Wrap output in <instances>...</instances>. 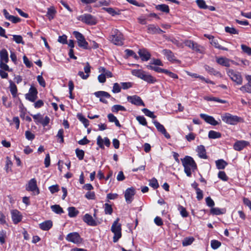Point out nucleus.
Masks as SVG:
<instances>
[{"label":"nucleus","instance_id":"obj_1","mask_svg":"<svg viewBox=\"0 0 251 251\" xmlns=\"http://www.w3.org/2000/svg\"><path fill=\"white\" fill-rule=\"evenodd\" d=\"M181 162L184 168V172L188 176H191L192 172L197 169V165L193 158L190 156H186L181 159Z\"/></svg>","mask_w":251,"mask_h":251},{"label":"nucleus","instance_id":"obj_2","mask_svg":"<svg viewBox=\"0 0 251 251\" xmlns=\"http://www.w3.org/2000/svg\"><path fill=\"white\" fill-rule=\"evenodd\" d=\"M109 40L114 44L122 46L124 44V38L122 33L117 29H113Z\"/></svg>","mask_w":251,"mask_h":251},{"label":"nucleus","instance_id":"obj_3","mask_svg":"<svg viewBox=\"0 0 251 251\" xmlns=\"http://www.w3.org/2000/svg\"><path fill=\"white\" fill-rule=\"evenodd\" d=\"M119 221L120 219L117 218L113 222L111 228V231L114 234L113 237V242L114 243L117 242L122 236L121 224L119 223Z\"/></svg>","mask_w":251,"mask_h":251},{"label":"nucleus","instance_id":"obj_4","mask_svg":"<svg viewBox=\"0 0 251 251\" xmlns=\"http://www.w3.org/2000/svg\"><path fill=\"white\" fill-rule=\"evenodd\" d=\"M222 120L227 124L234 125L240 122L242 119L236 115L226 113L222 115Z\"/></svg>","mask_w":251,"mask_h":251},{"label":"nucleus","instance_id":"obj_5","mask_svg":"<svg viewBox=\"0 0 251 251\" xmlns=\"http://www.w3.org/2000/svg\"><path fill=\"white\" fill-rule=\"evenodd\" d=\"M73 35L77 40L78 45L79 47L86 50H90L91 47H89L88 42L86 41L84 36L80 32L75 31Z\"/></svg>","mask_w":251,"mask_h":251},{"label":"nucleus","instance_id":"obj_6","mask_svg":"<svg viewBox=\"0 0 251 251\" xmlns=\"http://www.w3.org/2000/svg\"><path fill=\"white\" fill-rule=\"evenodd\" d=\"M227 74L232 80L235 82L237 85L242 84L243 78L239 72L234 71L231 69H228L227 70Z\"/></svg>","mask_w":251,"mask_h":251},{"label":"nucleus","instance_id":"obj_7","mask_svg":"<svg viewBox=\"0 0 251 251\" xmlns=\"http://www.w3.org/2000/svg\"><path fill=\"white\" fill-rule=\"evenodd\" d=\"M77 20L89 25H94L97 23L95 17L89 14L80 15L77 17Z\"/></svg>","mask_w":251,"mask_h":251},{"label":"nucleus","instance_id":"obj_8","mask_svg":"<svg viewBox=\"0 0 251 251\" xmlns=\"http://www.w3.org/2000/svg\"><path fill=\"white\" fill-rule=\"evenodd\" d=\"M68 241L74 244H79L82 242V239L77 232H72L68 234L66 237Z\"/></svg>","mask_w":251,"mask_h":251},{"label":"nucleus","instance_id":"obj_9","mask_svg":"<svg viewBox=\"0 0 251 251\" xmlns=\"http://www.w3.org/2000/svg\"><path fill=\"white\" fill-rule=\"evenodd\" d=\"M37 90L33 87L31 86L28 93L25 95V99L31 102H34L37 98Z\"/></svg>","mask_w":251,"mask_h":251},{"label":"nucleus","instance_id":"obj_10","mask_svg":"<svg viewBox=\"0 0 251 251\" xmlns=\"http://www.w3.org/2000/svg\"><path fill=\"white\" fill-rule=\"evenodd\" d=\"M94 95L96 97L100 98V101L104 103H107V101L105 98L109 99L111 97L108 93L102 91L96 92Z\"/></svg>","mask_w":251,"mask_h":251},{"label":"nucleus","instance_id":"obj_11","mask_svg":"<svg viewBox=\"0 0 251 251\" xmlns=\"http://www.w3.org/2000/svg\"><path fill=\"white\" fill-rule=\"evenodd\" d=\"M147 32L148 33L152 34H160L164 31L161 29L158 26L150 24L147 26Z\"/></svg>","mask_w":251,"mask_h":251},{"label":"nucleus","instance_id":"obj_12","mask_svg":"<svg viewBox=\"0 0 251 251\" xmlns=\"http://www.w3.org/2000/svg\"><path fill=\"white\" fill-rule=\"evenodd\" d=\"M127 99L129 102L134 105L145 106L144 102L140 97L138 96H128Z\"/></svg>","mask_w":251,"mask_h":251},{"label":"nucleus","instance_id":"obj_13","mask_svg":"<svg viewBox=\"0 0 251 251\" xmlns=\"http://www.w3.org/2000/svg\"><path fill=\"white\" fill-rule=\"evenodd\" d=\"M26 190L35 193L37 195L39 193V190L37 186L36 180L35 178H32L29 181Z\"/></svg>","mask_w":251,"mask_h":251},{"label":"nucleus","instance_id":"obj_14","mask_svg":"<svg viewBox=\"0 0 251 251\" xmlns=\"http://www.w3.org/2000/svg\"><path fill=\"white\" fill-rule=\"evenodd\" d=\"M153 124L157 128V130L159 132H160L162 134L164 135V136L167 139L170 138V135L167 132L166 129L165 128L164 126L160 124L158 122L156 121H154L153 122Z\"/></svg>","mask_w":251,"mask_h":251},{"label":"nucleus","instance_id":"obj_15","mask_svg":"<svg viewBox=\"0 0 251 251\" xmlns=\"http://www.w3.org/2000/svg\"><path fill=\"white\" fill-rule=\"evenodd\" d=\"M134 195L135 190L133 188H129L126 190L125 197L127 203H130L132 202Z\"/></svg>","mask_w":251,"mask_h":251},{"label":"nucleus","instance_id":"obj_16","mask_svg":"<svg viewBox=\"0 0 251 251\" xmlns=\"http://www.w3.org/2000/svg\"><path fill=\"white\" fill-rule=\"evenodd\" d=\"M200 116L201 119L205 121V122L212 126H216L219 124L212 116H209L205 114H201Z\"/></svg>","mask_w":251,"mask_h":251},{"label":"nucleus","instance_id":"obj_17","mask_svg":"<svg viewBox=\"0 0 251 251\" xmlns=\"http://www.w3.org/2000/svg\"><path fill=\"white\" fill-rule=\"evenodd\" d=\"M11 214L12 221L14 224H17L22 220V216L17 210H11Z\"/></svg>","mask_w":251,"mask_h":251},{"label":"nucleus","instance_id":"obj_18","mask_svg":"<svg viewBox=\"0 0 251 251\" xmlns=\"http://www.w3.org/2000/svg\"><path fill=\"white\" fill-rule=\"evenodd\" d=\"M249 145V143L247 141L244 140L237 141L234 143L233 148L236 151H240Z\"/></svg>","mask_w":251,"mask_h":251},{"label":"nucleus","instance_id":"obj_19","mask_svg":"<svg viewBox=\"0 0 251 251\" xmlns=\"http://www.w3.org/2000/svg\"><path fill=\"white\" fill-rule=\"evenodd\" d=\"M248 83L245 85L240 87V90L243 93H251V75L246 76Z\"/></svg>","mask_w":251,"mask_h":251},{"label":"nucleus","instance_id":"obj_20","mask_svg":"<svg viewBox=\"0 0 251 251\" xmlns=\"http://www.w3.org/2000/svg\"><path fill=\"white\" fill-rule=\"evenodd\" d=\"M141 60L143 61L149 60L151 56L150 52L146 49H140L138 52Z\"/></svg>","mask_w":251,"mask_h":251},{"label":"nucleus","instance_id":"obj_21","mask_svg":"<svg viewBox=\"0 0 251 251\" xmlns=\"http://www.w3.org/2000/svg\"><path fill=\"white\" fill-rule=\"evenodd\" d=\"M97 144L101 149H104L103 143L106 146L109 147L110 145L109 139L107 137H105L103 139H102L100 136L97 137Z\"/></svg>","mask_w":251,"mask_h":251},{"label":"nucleus","instance_id":"obj_22","mask_svg":"<svg viewBox=\"0 0 251 251\" xmlns=\"http://www.w3.org/2000/svg\"><path fill=\"white\" fill-rule=\"evenodd\" d=\"M84 222L91 226H96L98 225V222L95 221L92 216L89 214H86L83 218Z\"/></svg>","mask_w":251,"mask_h":251},{"label":"nucleus","instance_id":"obj_23","mask_svg":"<svg viewBox=\"0 0 251 251\" xmlns=\"http://www.w3.org/2000/svg\"><path fill=\"white\" fill-rule=\"evenodd\" d=\"M141 79L144 80L145 81L149 83L153 84L157 81L156 79L150 75L149 73L145 71Z\"/></svg>","mask_w":251,"mask_h":251},{"label":"nucleus","instance_id":"obj_24","mask_svg":"<svg viewBox=\"0 0 251 251\" xmlns=\"http://www.w3.org/2000/svg\"><path fill=\"white\" fill-rule=\"evenodd\" d=\"M141 79L144 80L145 81L149 83L153 84L157 81L156 79L150 75L149 73L145 71Z\"/></svg>","mask_w":251,"mask_h":251},{"label":"nucleus","instance_id":"obj_25","mask_svg":"<svg viewBox=\"0 0 251 251\" xmlns=\"http://www.w3.org/2000/svg\"><path fill=\"white\" fill-rule=\"evenodd\" d=\"M190 49L200 53H203L204 51V48L202 46L198 44L194 41H193L192 44H191Z\"/></svg>","mask_w":251,"mask_h":251},{"label":"nucleus","instance_id":"obj_26","mask_svg":"<svg viewBox=\"0 0 251 251\" xmlns=\"http://www.w3.org/2000/svg\"><path fill=\"white\" fill-rule=\"evenodd\" d=\"M9 61L7 51L3 49L0 51V62L7 63Z\"/></svg>","mask_w":251,"mask_h":251},{"label":"nucleus","instance_id":"obj_27","mask_svg":"<svg viewBox=\"0 0 251 251\" xmlns=\"http://www.w3.org/2000/svg\"><path fill=\"white\" fill-rule=\"evenodd\" d=\"M197 151L200 157L204 159L207 158L206 151L203 146L200 145L198 146Z\"/></svg>","mask_w":251,"mask_h":251},{"label":"nucleus","instance_id":"obj_28","mask_svg":"<svg viewBox=\"0 0 251 251\" xmlns=\"http://www.w3.org/2000/svg\"><path fill=\"white\" fill-rule=\"evenodd\" d=\"M52 226V223L51 221L48 220L41 223L39 226L41 229L44 230H48Z\"/></svg>","mask_w":251,"mask_h":251},{"label":"nucleus","instance_id":"obj_29","mask_svg":"<svg viewBox=\"0 0 251 251\" xmlns=\"http://www.w3.org/2000/svg\"><path fill=\"white\" fill-rule=\"evenodd\" d=\"M9 89L10 91L13 98H15L17 95V88L16 85L12 82V80H9Z\"/></svg>","mask_w":251,"mask_h":251},{"label":"nucleus","instance_id":"obj_30","mask_svg":"<svg viewBox=\"0 0 251 251\" xmlns=\"http://www.w3.org/2000/svg\"><path fill=\"white\" fill-rule=\"evenodd\" d=\"M162 52L167 57L168 60L173 61L175 60L174 53L170 50L164 49L162 51Z\"/></svg>","mask_w":251,"mask_h":251},{"label":"nucleus","instance_id":"obj_31","mask_svg":"<svg viewBox=\"0 0 251 251\" xmlns=\"http://www.w3.org/2000/svg\"><path fill=\"white\" fill-rule=\"evenodd\" d=\"M210 43L213 46H214L216 48L224 50H228L227 48L223 47L220 45L219 43V40L217 39H216L215 38L212 39L210 41Z\"/></svg>","mask_w":251,"mask_h":251},{"label":"nucleus","instance_id":"obj_32","mask_svg":"<svg viewBox=\"0 0 251 251\" xmlns=\"http://www.w3.org/2000/svg\"><path fill=\"white\" fill-rule=\"evenodd\" d=\"M226 209H220L218 207H213L210 210V213L213 215H219L226 213Z\"/></svg>","mask_w":251,"mask_h":251},{"label":"nucleus","instance_id":"obj_33","mask_svg":"<svg viewBox=\"0 0 251 251\" xmlns=\"http://www.w3.org/2000/svg\"><path fill=\"white\" fill-rule=\"evenodd\" d=\"M216 61L218 64L222 65L223 66H224L228 67L230 65L229 59L226 58H224V57L217 58L216 59Z\"/></svg>","mask_w":251,"mask_h":251},{"label":"nucleus","instance_id":"obj_34","mask_svg":"<svg viewBox=\"0 0 251 251\" xmlns=\"http://www.w3.org/2000/svg\"><path fill=\"white\" fill-rule=\"evenodd\" d=\"M155 8L157 10L166 13H169L170 11L169 6L165 4H158L156 6Z\"/></svg>","mask_w":251,"mask_h":251},{"label":"nucleus","instance_id":"obj_35","mask_svg":"<svg viewBox=\"0 0 251 251\" xmlns=\"http://www.w3.org/2000/svg\"><path fill=\"white\" fill-rule=\"evenodd\" d=\"M68 215L70 217H75L79 213L78 210L74 207H70L68 208Z\"/></svg>","mask_w":251,"mask_h":251},{"label":"nucleus","instance_id":"obj_36","mask_svg":"<svg viewBox=\"0 0 251 251\" xmlns=\"http://www.w3.org/2000/svg\"><path fill=\"white\" fill-rule=\"evenodd\" d=\"M108 120L110 122H114L115 123V125L117 126L120 127L121 126L120 124L117 119V118L112 114H109L107 116Z\"/></svg>","mask_w":251,"mask_h":251},{"label":"nucleus","instance_id":"obj_37","mask_svg":"<svg viewBox=\"0 0 251 251\" xmlns=\"http://www.w3.org/2000/svg\"><path fill=\"white\" fill-rule=\"evenodd\" d=\"M56 10L53 7L49 8L47 13V16L48 17L50 20H51L54 18V16L56 13Z\"/></svg>","mask_w":251,"mask_h":251},{"label":"nucleus","instance_id":"obj_38","mask_svg":"<svg viewBox=\"0 0 251 251\" xmlns=\"http://www.w3.org/2000/svg\"><path fill=\"white\" fill-rule=\"evenodd\" d=\"M99 72L100 73H103L106 77H112L113 76L112 74L110 71L106 70L103 67H100L99 68Z\"/></svg>","mask_w":251,"mask_h":251},{"label":"nucleus","instance_id":"obj_39","mask_svg":"<svg viewBox=\"0 0 251 251\" xmlns=\"http://www.w3.org/2000/svg\"><path fill=\"white\" fill-rule=\"evenodd\" d=\"M221 137V134L214 130H210L208 133V137L211 139L219 138Z\"/></svg>","mask_w":251,"mask_h":251},{"label":"nucleus","instance_id":"obj_40","mask_svg":"<svg viewBox=\"0 0 251 251\" xmlns=\"http://www.w3.org/2000/svg\"><path fill=\"white\" fill-rule=\"evenodd\" d=\"M216 166L219 169H224L227 165V163L223 159H220L216 161Z\"/></svg>","mask_w":251,"mask_h":251},{"label":"nucleus","instance_id":"obj_41","mask_svg":"<svg viewBox=\"0 0 251 251\" xmlns=\"http://www.w3.org/2000/svg\"><path fill=\"white\" fill-rule=\"evenodd\" d=\"M145 71L142 70H132L131 71V74L138 78L140 79L142 78V76L144 73Z\"/></svg>","mask_w":251,"mask_h":251},{"label":"nucleus","instance_id":"obj_42","mask_svg":"<svg viewBox=\"0 0 251 251\" xmlns=\"http://www.w3.org/2000/svg\"><path fill=\"white\" fill-rule=\"evenodd\" d=\"M51 210L56 214H60L64 212L63 209L59 205H53L51 206Z\"/></svg>","mask_w":251,"mask_h":251},{"label":"nucleus","instance_id":"obj_43","mask_svg":"<svg viewBox=\"0 0 251 251\" xmlns=\"http://www.w3.org/2000/svg\"><path fill=\"white\" fill-rule=\"evenodd\" d=\"M77 118L79 119L80 121H81L84 125L85 127H87L89 126V121L86 118H85L81 114H77Z\"/></svg>","mask_w":251,"mask_h":251},{"label":"nucleus","instance_id":"obj_44","mask_svg":"<svg viewBox=\"0 0 251 251\" xmlns=\"http://www.w3.org/2000/svg\"><path fill=\"white\" fill-rule=\"evenodd\" d=\"M194 241V238L192 237H186L182 241L183 246H187L191 245Z\"/></svg>","mask_w":251,"mask_h":251},{"label":"nucleus","instance_id":"obj_45","mask_svg":"<svg viewBox=\"0 0 251 251\" xmlns=\"http://www.w3.org/2000/svg\"><path fill=\"white\" fill-rule=\"evenodd\" d=\"M225 31L226 32L231 34H238V31L233 27L226 26L225 27Z\"/></svg>","mask_w":251,"mask_h":251},{"label":"nucleus","instance_id":"obj_46","mask_svg":"<svg viewBox=\"0 0 251 251\" xmlns=\"http://www.w3.org/2000/svg\"><path fill=\"white\" fill-rule=\"evenodd\" d=\"M126 109L123 106L121 105H114L112 107L113 112H118L119 111H126Z\"/></svg>","mask_w":251,"mask_h":251},{"label":"nucleus","instance_id":"obj_47","mask_svg":"<svg viewBox=\"0 0 251 251\" xmlns=\"http://www.w3.org/2000/svg\"><path fill=\"white\" fill-rule=\"evenodd\" d=\"M104 212L105 214L111 215L113 212V209L111 205L105 203L104 205Z\"/></svg>","mask_w":251,"mask_h":251},{"label":"nucleus","instance_id":"obj_48","mask_svg":"<svg viewBox=\"0 0 251 251\" xmlns=\"http://www.w3.org/2000/svg\"><path fill=\"white\" fill-rule=\"evenodd\" d=\"M142 111L147 116L152 119H155L156 117L154 115L153 113L147 108L142 109Z\"/></svg>","mask_w":251,"mask_h":251},{"label":"nucleus","instance_id":"obj_49","mask_svg":"<svg viewBox=\"0 0 251 251\" xmlns=\"http://www.w3.org/2000/svg\"><path fill=\"white\" fill-rule=\"evenodd\" d=\"M149 185L154 189H156L159 187L157 180L155 178H153L150 180Z\"/></svg>","mask_w":251,"mask_h":251},{"label":"nucleus","instance_id":"obj_50","mask_svg":"<svg viewBox=\"0 0 251 251\" xmlns=\"http://www.w3.org/2000/svg\"><path fill=\"white\" fill-rule=\"evenodd\" d=\"M221 245L220 242L218 240H213L211 241V248L214 250H216L219 248Z\"/></svg>","mask_w":251,"mask_h":251},{"label":"nucleus","instance_id":"obj_51","mask_svg":"<svg viewBox=\"0 0 251 251\" xmlns=\"http://www.w3.org/2000/svg\"><path fill=\"white\" fill-rule=\"evenodd\" d=\"M178 209L180 211V213L183 217H187L188 216V212L184 207L181 205H179L178 207Z\"/></svg>","mask_w":251,"mask_h":251},{"label":"nucleus","instance_id":"obj_52","mask_svg":"<svg viewBox=\"0 0 251 251\" xmlns=\"http://www.w3.org/2000/svg\"><path fill=\"white\" fill-rule=\"evenodd\" d=\"M13 40L17 44H24V42L23 40V38L21 35H13Z\"/></svg>","mask_w":251,"mask_h":251},{"label":"nucleus","instance_id":"obj_53","mask_svg":"<svg viewBox=\"0 0 251 251\" xmlns=\"http://www.w3.org/2000/svg\"><path fill=\"white\" fill-rule=\"evenodd\" d=\"M196 3L198 6L201 9H206L207 6L206 5L205 2L203 0H196Z\"/></svg>","mask_w":251,"mask_h":251},{"label":"nucleus","instance_id":"obj_54","mask_svg":"<svg viewBox=\"0 0 251 251\" xmlns=\"http://www.w3.org/2000/svg\"><path fill=\"white\" fill-rule=\"evenodd\" d=\"M75 153L77 157L79 160H82L84 155V152L83 150L79 149L75 150Z\"/></svg>","mask_w":251,"mask_h":251},{"label":"nucleus","instance_id":"obj_55","mask_svg":"<svg viewBox=\"0 0 251 251\" xmlns=\"http://www.w3.org/2000/svg\"><path fill=\"white\" fill-rule=\"evenodd\" d=\"M241 49L244 53H247L249 55H251V48L245 45H241Z\"/></svg>","mask_w":251,"mask_h":251},{"label":"nucleus","instance_id":"obj_56","mask_svg":"<svg viewBox=\"0 0 251 251\" xmlns=\"http://www.w3.org/2000/svg\"><path fill=\"white\" fill-rule=\"evenodd\" d=\"M103 9L113 16H115L116 15L119 14L118 13L116 12L115 11V10L113 8H111V7H109V8L104 7V8H103Z\"/></svg>","mask_w":251,"mask_h":251},{"label":"nucleus","instance_id":"obj_57","mask_svg":"<svg viewBox=\"0 0 251 251\" xmlns=\"http://www.w3.org/2000/svg\"><path fill=\"white\" fill-rule=\"evenodd\" d=\"M0 224L7 225L6 217L1 211H0Z\"/></svg>","mask_w":251,"mask_h":251},{"label":"nucleus","instance_id":"obj_58","mask_svg":"<svg viewBox=\"0 0 251 251\" xmlns=\"http://www.w3.org/2000/svg\"><path fill=\"white\" fill-rule=\"evenodd\" d=\"M136 120L141 125H142L143 126H146L147 125L146 120L143 116H137L136 117Z\"/></svg>","mask_w":251,"mask_h":251},{"label":"nucleus","instance_id":"obj_59","mask_svg":"<svg viewBox=\"0 0 251 251\" xmlns=\"http://www.w3.org/2000/svg\"><path fill=\"white\" fill-rule=\"evenodd\" d=\"M121 88L118 83H115L113 84V87L112 89V92L114 93H118L121 91Z\"/></svg>","mask_w":251,"mask_h":251},{"label":"nucleus","instance_id":"obj_60","mask_svg":"<svg viewBox=\"0 0 251 251\" xmlns=\"http://www.w3.org/2000/svg\"><path fill=\"white\" fill-rule=\"evenodd\" d=\"M6 237V231L2 230L0 232V243L2 244L5 243V238Z\"/></svg>","mask_w":251,"mask_h":251},{"label":"nucleus","instance_id":"obj_61","mask_svg":"<svg viewBox=\"0 0 251 251\" xmlns=\"http://www.w3.org/2000/svg\"><path fill=\"white\" fill-rule=\"evenodd\" d=\"M67 37L65 35L59 36L58 39V42L63 44H66L67 43Z\"/></svg>","mask_w":251,"mask_h":251},{"label":"nucleus","instance_id":"obj_62","mask_svg":"<svg viewBox=\"0 0 251 251\" xmlns=\"http://www.w3.org/2000/svg\"><path fill=\"white\" fill-rule=\"evenodd\" d=\"M25 136L26 138L29 140H32L35 138V135L28 130L25 131Z\"/></svg>","mask_w":251,"mask_h":251},{"label":"nucleus","instance_id":"obj_63","mask_svg":"<svg viewBox=\"0 0 251 251\" xmlns=\"http://www.w3.org/2000/svg\"><path fill=\"white\" fill-rule=\"evenodd\" d=\"M6 63L5 62H0V68L4 71L10 72L11 70L9 69Z\"/></svg>","mask_w":251,"mask_h":251},{"label":"nucleus","instance_id":"obj_64","mask_svg":"<svg viewBox=\"0 0 251 251\" xmlns=\"http://www.w3.org/2000/svg\"><path fill=\"white\" fill-rule=\"evenodd\" d=\"M218 177L221 179L224 180V181H226L228 179L227 176H226V173L225 172L223 171H220L218 173Z\"/></svg>","mask_w":251,"mask_h":251}]
</instances>
